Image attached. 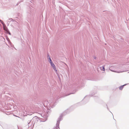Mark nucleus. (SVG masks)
<instances>
[{
    "label": "nucleus",
    "instance_id": "f8f14e48",
    "mask_svg": "<svg viewBox=\"0 0 129 129\" xmlns=\"http://www.w3.org/2000/svg\"><path fill=\"white\" fill-rule=\"evenodd\" d=\"M47 57H48V59L49 62V61H50L52 60L51 59L50 56L48 54Z\"/></svg>",
    "mask_w": 129,
    "mask_h": 129
},
{
    "label": "nucleus",
    "instance_id": "423d86ee",
    "mask_svg": "<svg viewBox=\"0 0 129 129\" xmlns=\"http://www.w3.org/2000/svg\"><path fill=\"white\" fill-rule=\"evenodd\" d=\"M4 30L5 31L6 33L8 34H9L10 35H11V33H10L7 27H6V28H4Z\"/></svg>",
    "mask_w": 129,
    "mask_h": 129
},
{
    "label": "nucleus",
    "instance_id": "a211bd4d",
    "mask_svg": "<svg viewBox=\"0 0 129 129\" xmlns=\"http://www.w3.org/2000/svg\"><path fill=\"white\" fill-rule=\"evenodd\" d=\"M38 104H40L41 105H42V104H43V103H42V102H41L40 103H37Z\"/></svg>",
    "mask_w": 129,
    "mask_h": 129
},
{
    "label": "nucleus",
    "instance_id": "0eeeda50",
    "mask_svg": "<svg viewBox=\"0 0 129 129\" xmlns=\"http://www.w3.org/2000/svg\"><path fill=\"white\" fill-rule=\"evenodd\" d=\"M73 106H71L68 109L66 110L65 112H66L67 113H69L68 112L69 111H72V110H73Z\"/></svg>",
    "mask_w": 129,
    "mask_h": 129
},
{
    "label": "nucleus",
    "instance_id": "4468645a",
    "mask_svg": "<svg viewBox=\"0 0 129 129\" xmlns=\"http://www.w3.org/2000/svg\"><path fill=\"white\" fill-rule=\"evenodd\" d=\"M0 21H1V23L4 25H5V23H4V22H3V21H2V20H0Z\"/></svg>",
    "mask_w": 129,
    "mask_h": 129
},
{
    "label": "nucleus",
    "instance_id": "f03ea898",
    "mask_svg": "<svg viewBox=\"0 0 129 129\" xmlns=\"http://www.w3.org/2000/svg\"><path fill=\"white\" fill-rule=\"evenodd\" d=\"M1 126L3 129H11L10 126L6 123H4L3 125H1Z\"/></svg>",
    "mask_w": 129,
    "mask_h": 129
},
{
    "label": "nucleus",
    "instance_id": "393cba45",
    "mask_svg": "<svg viewBox=\"0 0 129 129\" xmlns=\"http://www.w3.org/2000/svg\"><path fill=\"white\" fill-rule=\"evenodd\" d=\"M3 39H4V40H5V39L4 38H3Z\"/></svg>",
    "mask_w": 129,
    "mask_h": 129
},
{
    "label": "nucleus",
    "instance_id": "20e7f679",
    "mask_svg": "<svg viewBox=\"0 0 129 129\" xmlns=\"http://www.w3.org/2000/svg\"><path fill=\"white\" fill-rule=\"evenodd\" d=\"M32 121H34V124L35 123H36L39 120L38 117L37 116H35L32 119Z\"/></svg>",
    "mask_w": 129,
    "mask_h": 129
},
{
    "label": "nucleus",
    "instance_id": "5701e85b",
    "mask_svg": "<svg viewBox=\"0 0 129 129\" xmlns=\"http://www.w3.org/2000/svg\"><path fill=\"white\" fill-rule=\"evenodd\" d=\"M18 4H19L18 3L16 5L17 6L18 5Z\"/></svg>",
    "mask_w": 129,
    "mask_h": 129
},
{
    "label": "nucleus",
    "instance_id": "2eb2a0df",
    "mask_svg": "<svg viewBox=\"0 0 129 129\" xmlns=\"http://www.w3.org/2000/svg\"><path fill=\"white\" fill-rule=\"evenodd\" d=\"M46 112H47V114H49V113H50V111H46Z\"/></svg>",
    "mask_w": 129,
    "mask_h": 129
},
{
    "label": "nucleus",
    "instance_id": "39448f33",
    "mask_svg": "<svg viewBox=\"0 0 129 129\" xmlns=\"http://www.w3.org/2000/svg\"><path fill=\"white\" fill-rule=\"evenodd\" d=\"M6 40H7V41L9 43V44H10L11 46L12 47H13L15 49V48L14 47V45L12 44V43L11 42L9 39V38L7 36H6Z\"/></svg>",
    "mask_w": 129,
    "mask_h": 129
},
{
    "label": "nucleus",
    "instance_id": "ddd939ff",
    "mask_svg": "<svg viewBox=\"0 0 129 129\" xmlns=\"http://www.w3.org/2000/svg\"><path fill=\"white\" fill-rule=\"evenodd\" d=\"M89 95H87L84 98V100L85 99H87L88 100L89 98Z\"/></svg>",
    "mask_w": 129,
    "mask_h": 129
},
{
    "label": "nucleus",
    "instance_id": "9b49d317",
    "mask_svg": "<svg viewBox=\"0 0 129 129\" xmlns=\"http://www.w3.org/2000/svg\"><path fill=\"white\" fill-rule=\"evenodd\" d=\"M105 66L103 65L102 66V67L101 68V70H102V71H105Z\"/></svg>",
    "mask_w": 129,
    "mask_h": 129
},
{
    "label": "nucleus",
    "instance_id": "a878e982",
    "mask_svg": "<svg viewBox=\"0 0 129 129\" xmlns=\"http://www.w3.org/2000/svg\"><path fill=\"white\" fill-rule=\"evenodd\" d=\"M20 3V2H19V3H18V4H19V3Z\"/></svg>",
    "mask_w": 129,
    "mask_h": 129
},
{
    "label": "nucleus",
    "instance_id": "b1692460",
    "mask_svg": "<svg viewBox=\"0 0 129 129\" xmlns=\"http://www.w3.org/2000/svg\"><path fill=\"white\" fill-rule=\"evenodd\" d=\"M30 121L29 122H28V124H29L30 123Z\"/></svg>",
    "mask_w": 129,
    "mask_h": 129
},
{
    "label": "nucleus",
    "instance_id": "7ed1b4c3",
    "mask_svg": "<svg viewBox=\"0 0 129 129\" xmlns=\"http://www.w3.org/2000/svg\"><path fill=\"white\" fill-rule=\"evenodd\" d=\"M50 64L51 65V66L53 67V69L56 72H57V70L56 68V67L54 63H53L52 60L49 62Z\"/></svg>",
    "mask_w": 129,
    "mask_h": 129
},
{
    "label": "nucleus",
    "instance_id": "cd10ccee",
    "mask_svg": "<svg viewBox=\"0 0 129 129\" xmlns=\"http://www.w3.org/2000/svg\"><path fill=\"white\" fill-rule=\"evenodd\" d=\"M128 73H129V72H128Z\"/></svg>",
    "mask_w": 129,
    "mask_h": 129
},
{
    "label": "nucleus",
    "instance_id": "6e6552de",
    "mask_svg": "<svg viewBox=\"0 0 129 129\" xmlns=\"http://www.w3.org/2000/svg\"><path fill=\"white\" fill-rule=\"evenodd\" d=\"M41 116L42 117L44 118H45V119H47V118L48 116L46 114H45L43 113L42 114H41Z\"/></svg>",
    "mask_w": 129,
    "mask_h": 129
},
{
    "label": "nucleus",
    "instance_id": "412c9836",
    "mask_svg": "<svg viewBox=\"0 0 129 129\" xmlns=\"http://www.w3.org/2000/svg\"><path fill=\"white\" fill-rule=\"evenodd\" d=\"M94 94H91V95H90V96H93V95Z\"/></svg>",
    "mask_w": 129,
    "mask_h": 129
},
{
    "label": "nucleus",
    "instance_id": "6ab92c4d",
    "mask_svg": "<svg viewBox=\"0 0 129 129\" xmlns=\"http://www.w3.org/2000/svg\"><path fill=\"white\" fill-rule=\"evenodd\" d=\"M9 20L11 19V21H12L13 22H14V20H13V19L12 18H10L9 19Z\"/></svg>",
    "mask_w": 129,
    "mask_h": 129
},
{
    "label": "nucleus",
    "instance_id": "bb28decb",
    "mask_svg": "<svg viewBox=\"0 0 129 129\" xmlns=\"http://www.w3.org/2000/svg\"><path fill=\"white\" fill-rule=\"evenodd\" d=\"M20 3V2H19V3H18V4H19V3Z\"/></svg>",
    "mask_w": 129,
    "mask_h": 129
},
{
    "label": "nucleus",
    "instance_id": "1a4fd4ad",
    "mask_svg": "<svg viewBox=\"0 0 129 129\" xmlns=\"http://www.w3.org/2000/svg\"><path fill=\"white\" fill-rule=\"evenodd\" d=\"M50 103L49 105H50L51 104V106L53 105V106H55V105L54 104V103L53 101H50L49 103Z\"/></svg>",
    "mask_w": 129,
    "mask_h": 129
},
{
    "label": "nucleus",
    "instance_id": "4be33fe9",
    "mask_svg": "<svg viewBox=\"0 0 129 129\" xmlns=\"http://www.w3.org/2000/svg\"><path fill=\"white\" fill-rule=\"evenodd\" d=\"M74 93H75V92H74L70 94H74Z\"/></svg>",
    "mask_w": 129,
    "mask_h": 129
},
{
    "label": "nucleus",
    "instance_id": "aec40b11",
    "mask_svg": "<svg viewBox=\"0 0 129 129\" xmlns=\"http://www.w3.org/2000/svg\"><path fill=\"white\" fill-rule=\"evenodd\" d=\"M106 106H107V109H108V110H109V108H108V106H107V104H106Z\"/></svg>",
    "mask_w": 129,
    "mask_h": 129
},
{
    "label": "nucleus",
    "instance_id": "f3484780",
    "mask_svg": "<svg viewBox=\"0 0 129 129\" xmlns=\"http://www.w3.org/2000/svg\"><path fill=\"white\" fill-rule=\"evenodd\" d=\"M93 57L94 58V59H96V57L95 56H93Z\"/></svg>",
    "mask_w": 129,
    "mask_h": 129
},
{
    "label": "nucleus",
    "instance_id": "9d476101",
    "mask_svg": "<svg viewBox=\"0 0 129 129\" xmlns=\"http://www.w3.org/2000/svg\"><path fill=\"white\" fill-rule=\"evenodd\" d=\"M128 84H125L123 85L120 86L119 87V89L120 90H122V89L123 88L124 86Z\"/></svg>",
    "mask_w": 129,
    "mask_h": 129
},
{
    "label": "nucleus",
    "instance_id": "dca6fc26",
    "mask_svg": "<svg viewBox=\"0 0 129 129\" xmlns=\"http://www.w3.org/2000/svg\"><path fill=\"white\" fill-rule=\"evenodd\" d=\"M112 67L111 66H110L109 68V69L111 70L112 71H113V70H111V69L112 68Z\"/></svg>",
    "mask_w": 129,
    "mask_h": 129
},
{
    "label": "nucleus",
    "instance_id": "f257e3e1",
    "mask_svg": "<svg viewBox=\"0 0 129 129\" xmlns=\"http://www.w3.org/2000/svg\"><path fill=\"white\" fill-rule=\"evenodd\" d=\"M64 115L63 114H61L60 115L59 117L58 118L57 120V122L56 125V129H60L59 127V125L60 121L63 119V117Z\"/></svg>",
    "mask_w": 129,
    "mask_h": 129
}]
</instances>
